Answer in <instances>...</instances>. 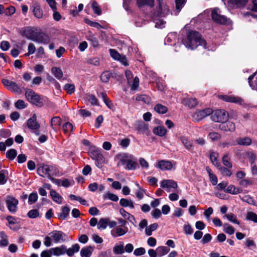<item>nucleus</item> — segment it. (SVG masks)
Instances as JSON below:
<instances>
[{
	"label": "nucleus",
	"instance_id": "603ef678",
	"mask_svg": "<svg viewBox=\"0 0 257 257\" xmlns=\"http://www.w3.org/2000/svg\"><path fill=\"white\" fill-rule=\"evenodd\" d=\"M247 157L250 163V164H255L257 162V157L253 152H249L247 154Z\"/></svg>",
	"mask_w": 257,
	"mask_h": 257
},
{
	"label": "nucleus",
	"instance_id": "de8ad7c7",
	"mask_svg": "<svg viewBox=\"0 0 257 257\" xmlns=\"http://www.w3.org/2000/svg\"><path fill=\"white\" fill-rule=\"evenodd\" d=\"M223 165L228 168H231L232 167L230 162V158L228 154L224 155L222 159Z\"/></svg>",
	"mask_w": 257,
	"mask_h": 257
},
{
	"label": "nucleus",
	"instance_id": "72a5a7b5",
	"mask_svg": "<svg viewBox=\"0 0 257 257\" xmlns=\"http://www.w3.org/2000/svg\"><path fill=\"white\" fill-rule=\"evenodd\" d=\"M120 205L123 207H128L130 208H134V202L131 200H128L125 198H122L119 201Z\"/></svg>",
	"mask_w": 257,
	"mask_h": 257
},
{
	"label": "nucleus",
	"instance_id": "338daca9",
	"mask_svg": "<svg viewBox=\"0 0 257 257\" xmlns=\"http://www.w3.org/2000/svg\"><path fill=\"white\" fill-rule=\"evenodd\" d=\"M219 171L222 175L227 176H231L232 175L231 171L227 168L220 167H218Z\"/></svg>",
	"mask_w": 257,
	"mask_h": 257
},
{
	"label": "nucleus",
	"instance_id": "7c9ffc66",
	"mask_svg": "<svg viewBox=\"0 0 257 257\" xmlns=\"http://www.w3.org/2000/svg\"><path fill=\"white\" fill-rule=\"evenodd\" d=\"M153 132L154 134L163 137L165 136L167 133V130L163 126H159L154 128Z\"/></svg>",
	"mask_w": 257,
	"mask_h": 257
},
{
	"label": "nucleus",
	"instance_id": "c03bdc74",
	"mask_svg": "<svg viewBox=\"0 0 257 257\" xmlns=\"http://www.w3.org/2000/svg\"><path fill=\"white\" fill-rule=\"evenodd\" d=\"M8 171L3 170L0 171V185H4L7 181Z\"/></svg>",
	"mask_w": 257,
	"mask_h": 257
},
{
	"label": "nucleus",
	"instance_id": "423d86ee",
	"mask_svg": "<svg viewBox=\"0 0 257 257\" xmlns=\"http://www.w3.org/2000/svg\"><path fill=\"white\" fill-rule=\"evenodd\" d=\"M25 97L28 101L38 107H42L44 105L43 99L32 89H28L26 90Z\"/></svg>",
	"mask_w": 257,
	"mask_h": 257
},
{
	"label": "nucleus",
	"instance_id": "6ab92c4d",
	"mask_svg": "<svg viewBox=\"0 0 257 257\" xmlns=\"http://www.w3.org/2000/svg\"><path fill=\"white\" fill-rule=\"evenodd\" d=\"M52 254L54 256H59L65 254L66 245H61L59 246L51 248Z\"/></svg>",
	"mask_w": 257,
	"mask_h": 257
},
{
	"label": "nucleus",
	"instance_id": "39448f33",
	"mask_svg": "<svg viewBox=\"0 0 257 257\" xmlns=\"http://www.w3.org/2000/svg\"><path fill=\"white\" fill-rule=\"evenodd\" d=\"M211 12V16L212 20L220 24H228L230 23V20L225 16L221 15L220 10L215 8L213 9L207 10L204 11V14H208Z\"/></svg>",
	"mask_w": 257,
	"mask_h": 257
},
{
	"label": "nucleus",
	"instance_id": "6e6d98bb",
	"mask_svg": "<svg viewBox=\"0 0 257 257\" xmlns=\"http://www.w3.org/2000/svg\"><path fill=\"white\" fill-rule=\"evenodd\" d=\"M224 217H225L229 221L232 223H234L237 224H239V222L237 220L236 216L232 213H228Z\"/></svg>",
	"mask_w": 257,
	"mask_h": 257
},
{
	"label": "nucleus",
	"instance_id": "9d476101",
	"mask_svg": "<svg viewBox=\"0 0 257 257\" xmlns=\"http://www.w3.org/2000/svg\"><path fill=\"white\" fill-rule=\"evenodd\" d=\"M6 203L9 211L12 213H15L18 210V199L12 196H7L6 200Z\"/></svg>",
	"mask_w": 257,
	"mask_h": 257
},
{
	"label": "nucleus",
	"instance_id": "3c124183",
	"mask_svg": "<svg viewBox=\"0 0 257 257\" xmlns=\"http://www.w3.org/2000/svg\"><path fill=\"white\" fill-rule=\"evenodd\" d=\"M154 109L156 112L161 114L165 113L168 110L167 107L160 104H157Z\"/></svg>",
	"mask_w": 257,
	"mask_h": 257
},
{
	"label": "nucleus",
	"instance_id": "aec40b11",
	"mask_svg": "<svg viewBox=\"0 0 257 257\" xmlns=\"http://www.w3.org/2000/svg\"><path fill=\"white\" fill-rule=\"evenodd\" d=\"M157 167L162 170H170L173 167V165L170 161L161 160L158 162Z\"/></svg>",
	"mask_w": 257,
	"mask_h": 257
},
{
	"label": "nucleus",
	"instance_id": "e433bc0d",
	"mask_svg": "<svg viewBox=\"0 0 257 257\" xmlns=\"http://www.w3.org/2000/svg\"><path fill=\"white\" fill-rule=\"evenodd\" d=\"M52 73L57 79H61L63 76V73L62 70L58 67H54L51 69Z\"/></svg>",
	"mask_w": 257,
	"mask_h": 257
},
{
	"label": "nucleus",
	"instance_id": "8fccbe9b",
	"mask_svg": "<svg viewBox=\"0 0 257 257\" xmlns=\"http://www.w3.org/2000/svg\"><path fill=\"white\" fill-rule=\"evenodd\" d=\"M177 38L176 33L173 32L168 34L165 40V44H170V43L175 40Z\"/></svg>",
	"mask_w": 257,
	"mask_h": 257
},
{
	"label": "nucleus",
	"instance_id": "bf43d9fd",
	"mask_svg": "<svg viewBox=\"0 0 257 257\" xmlns=\"http://www.w3.org/2000/svg\"><path fill=\"white\" fill-rule=\"evenodd\" d=\"M91 7L95 14L98 16L101 14V10L96 2L93 1L92 2Z\"/></svg>",
	"mask_w": 257,
	"mask_h": 257
},
{
	"label": "nucleus",
	"instance_id": "49530a36",
	"mask_svg": "<svg viewBox=\"0 0 257 257\" xmlns=\"http://www.w3.org/2000/svg\"><path fill=\"white\" fill-rule=\"evenodd\" d=\"M70 209L67 206H64L62 209V212L59 215V217L63 220L65 219L68 216Z\"/></svg>",
	"mask_w": 257,
	"mask_h": 257
},
{
	"label": "nucleus",
	"instance_id": "09e8293b",
	"mask_svg": "<svg viewBox=\"0 0 257 257\" xmlns=\"http://www.w3.org/2000/svg\"><path fill=\"white\" fill-rule=\"evenodd\" d=\"M158 224L156 223H153L146 227L145 232L147 235L150 236L152 234V232L155 231L158 227Z\"/></svg>",
	"mask_w": 257,
	"mask_h": 257
},
{
	"label": "nucleus",
	"instance_id": "f257e3e1",
	"mask_svg": "<svg viewBox=\"0 0 257 257\" xmlns=\"http://www.w3.org/2000/svg\"><path fill=\"white\" fill-rule=\"evenodd\" d=\"M182 43L186 48L192 50L195 49L199 45L203 46L204 49H208L206 46V42L201 38L200 34L195 31L189 32L186 40L182 41Z\"/></svg>",
	"mask_w": 257,
	"mask_h": 257
},
{
	"label": "nucleus",
	"instance_id": "69168bd1",
	"mask_svg": "<svg viewBox=\"0 0 257 257\" xmlns=\"http://www.w3.org/2000/svg\"><path fill=\"white\" fill-rule=\"evenodd\" d=\"M9 90L16 93H20L21 89L18 85L14 82H12L10 86L8 88Z\"/></svg>",
	"mask_w": 257,
	"mask_h": 257
},
{
	"label": "nucleus",
	"instance_id": "052dcab7",
	"mask_svg": "<svg viewBox=\"0 0 257 257\" xmlns=\"http://www.w3.org/2000/svg\"><path fill=\"white\" fill-rule=\"evenodd\" d=\"M0 235L2 237V239L0 240V246L4 247L7 246L8 244L7 236L4 233V232H1L0 233Z\"/></svg>",
	"mask_w": 257,
	"mask_h": 257
},
{
	"label": "nucleus",
	"instance_id": "393cba45",
	"mask_svg": "<svg viewBox=\"0 0 257 257\" xmlns=\"http://www.w3.org/2000/svg\"><path fill=\"white\" fill-rule=\"evenodd\" d=\"M80 249V246L78 243H76L71 246V247L67 248L66 246L65 253L69 256H72L75 253L78 252Z\"/></svg>",
	"mask_w": 257,
	"mask_h": 257
},
{
	"label": "nucleus",
	"instance_id": "b1692460",
	"mask_svg": "<svg viewBox=\"0 0 257 257\" xmlns=\"http://www.w3.org/2000/svg\"><path fill=\"white\" fill-rule=\"evenodd\" d=\"M248 81L250 87L257 91V71L248 77Z\"/></svg>",
	"mask_w": 257,
	"mask_h": 257
},
{
	"label": "nucleus",
	"instance_id": "58836bf2",
	"mask_svg": "<svg viewBox=\"0 0 257 257\" xmlns=\"http://www.w3.org/2000/svg\"><path fill=\"white\" fill-rule=\"evenodd\" d=\"M218 157V154L215 152H212L210 154V159L212 162V164L214 165L217 167H219L220 166V163L217 160V158Z\"/></svg>",
	"mask_w": 257,
	"mask_h": 257
},
{
	"label": "nucleus",
	"instance_id": "4c0bfd02",
	"mask_svg": "<svg viewBox=\"0 0 257 257\" xmlns=\"http://www.w3.org/2000/svg\"><path fill=\"white\" fill-rule=\"evenodd\" d=\"M180 140L182 143L187 150H191L193 149V146L191 142L186 137L184 136L181 137L180 138Z\"/></svg>",
	"mask_w": 257,
	"mask_h": 257
},
{
	"label": "nucleus",
	"instance_id": "13d9d810",
	"mask_svg": "<svg viewBox=\"0 0 257 257\" xmlns=\"http://www.w3.org/2000/svg\"><path fill=\"white\" fill-rule=\"evenodd\" d=\"M17 155V151L14 149H11L7 151L6 153L7 157L11 160H14Z\"/></svg>",
	"mask_w": 257,
	"mask_h": 257
},
{
	"label": "nucleus",
	"instance_id": "c9c22d12",
	"mask_svg": "<svg viewBox=\"0 0 257 257\" xmlns=\"http://www.w3.org/2000/svg\"><path fill=\"white\" fill-rule=\"evenodd\" d=\"M113 252L115 254H122L124 253L123 242L120 241L119 244L115 245L113 248Z\"/></svg>",
	"mask_w": 257,
	"mask_h": 257
},
{
	"label": "nucleus",
	"instance_id": "5fc2aeb1",
	"mask_svg": "<svg viewBox=\"0 0 257 257\" xmlns=\"http://www.w3.org/2000/svg\"><path fill=\"white\" fill-rule=\"evenodd\" d=\"M223 226V231L225 233H226L229 235L233 234L234 233L235 230H234V228L232 226H230L228 223L224 224Z\"/></svg>",
	"mask_w": 257,
	"mask_h": 257
},
{
	"label": "nucleus",
	"instance_id": "7ed1b4c3",
	"mask_svg": "<svg viewBox=\"0 0 257 257\" xmlns=\"http://www.w3.org/2000/svg\"><path fill=\"white\" fill-rule=\"evenodd\" d=\"M69 240V236L60 230H53L44 238V244L46 247L51 246L53 243L57 244Z\"/></svg>",
	"mask_w": 257,
	"mask_h": 257
},
{
	"label": "nucleus",
	"instance_id": "f03ea898",
	"mask_svg": "<svg viewBox=\"0 0 257 257\" xmlns=\"http://www.w3.org/2000/svg\"><path fill=\"white\" fill-rule=\"evenodd\" d=\"M115 158L118 160L117 166H122L125 170H134L138 166L137 159L131 154L125 153H120L118 154Z\"/></svg>",
	"mask_w": 257,
	"mask_h": 257
},
{
	"label": "nucleus",
	"instance_id": "9b49d317",
	"mask_svg": "<svg viewBox=\"0 0 257 257\" xmlns=\"http://www.w3.org/2000/svg\"><path fill=\"white\" fill-rule=\"evenodd\" d=\"M160 186L167 192H170L173 191V189H176L178 185L175 181L169 179L162 181L160 183Z\"/></svg>",
	"mask_w": 257,
	"mask_h": 257
},
{
	"label": "nucleus",
	"instance_id": "ddd939ff",
	"mask_svg": "<svg viewBox=\"0 0 257 257\" xmlns=\"http://www.w3.org/2000/svg\"><path fill=\"white\" fill-rule=\"evenodd\" d=\"M218 98L224 101L241 104L243 101L239 97L234 95H219Z\"/></svg>",
	"mask_w": 257,
	"mask_h": 257
},
{
	"label": "nucleus",
	"instance_id": "a211bd4d",
	"mask_svg": "<svg viewBox=\"0 0 257 257\" xmlns=\"http://www.w3.org/2000/svg\"><path fill=\"white\" fill-rule=\"evenodd\" d=\"M27 126L32 130H38L40 127V124L37 121V116L34 114L33 116L27 120Z\"/></svg>",
	"mask_w": 257,
	"mask_h": 257
},
{
	"label": "nucleus",
	"instance_id": "a18cd8bd",
	"mask_svg": "<svg viewBox=\"0 0 257 257\" xmlns=\"http://www.w3.org/2000/svg\"><path fill=\"white\" fill-rule=\"evenodd\" d=\"M136 100L139 101H142L145 103H149L151 101L150 97L145 94L138 95L136 98Z\"/></svg>",
	"mask_w": 257,
	"mask_h": 257
},
{
	"label": "nucleus",
	"instance_id": "cd10ccee",
	"mask_svg": "<svg viewBox=\"0 0 257 257\" xmlns=\"http://www.w3.org/2000/svg\"><path fill=\"white\" fill-rule=\"evenodd\" d=\"M225 192L233 195H236L241 192L242 189L236 187L233 185H229L226 189L224 190Z\"/></svg>",
	"mask_w": 257,
	"mask_h": 257
},
{
	"label": "nucleus",
	"instance_id": "412c9836",
	"mask_svg": "<svg viewBox=\"0 0 257 257\" xmlns=\"http://www.w3.org/2000/svg\"><path fill=\"white\" fill-rule=\"evenodd\" d=\"M128 231V228L126 227L122 228L120 226H117L115 230H112L111 234L113 237L120 236L124 235Z\"/></svg>",
	"mask_w": 257,
	"mask_h": 257
},
{
	"label": "nucleus",
	"instance_id": "774afa93",
	"mask_svg": "<svg viewBox=\"0 0 257 257\" xmlns=\"http://www.w3.org/2000/svg\"><path fill=\"white\" fill-rule=\"evenodd\" d=\"M246 218L248 220L253 221L254 222H257V214L252 212H248L246 215Z\"/></svg>",
	"mask_w": 257,
	"mask_h": 257
},
{
	"label": "nucleus",
	"instance_id": "c756f323",
	"mask_svg": "<svg viewBox=\"0 0 257 257\" xmlns=\"http://www.w3.org/2000/svg\"><path fill=\"white\" fill-rule=\"evenodd\" d=\"M50 193L53 200L54 202L59 204L62 203V197L56 191L54 190H51Z\"/></svg>",
	"mask_w": 257,
	"mask_h": 257
},
{
	"label": "nucleus",
	"instance_id": "0eeeda50",
	"mask_svg": "<svg viewBox=\"0 0 257 257\" xmlns=\"http://www.w3.org/2000/svg\"><path fill=\"white\" fill-rule=\"evenodd\" d=\"M37 172L40 176L43 177H47L50 178L53 176L56 175L58 170L55 166L46 165L38 167Z\"/></svg>",
	"mask_w": 257,
	"mask_h": 257
},
{
	"label": "nucleus",
	"instance_id": "2f4dec72",
	"mask_svg": "<svg viewBox=\"0 0 257 257\" xmlns=\"http://www.w3.org/2000/svg\"><path fill=\"white\" fill-rule=\"evenodd\" d=\"M156 249L158 257L167 254L170 251L169 247L166 246H159Z\"/></svg>",
	"mask_w": 257,
	"mask_h": 257
},
{
	"label": "nucleus",
	"instance_id": "20e7f679",
	"mask_svg": "<svg viewBox=\"0 0 257 257\" xmlns=\"http://www.w3.org/2000/svg\"><path fill=\"white\" fill-rule=\"evenodd\" d=\"M158 1L159 2V9L154 15V21L156 28L162 29L165 27L166 22L161 18L168 15L170 10L164 0Z\"/></svg>",
	"mask_w": 257,
	"mask_h": 257
},
{
	"label": "nucleus",
	"instance_id": "4468645a",
	"mask_svg": "<svg viewBox=\"0 0 257 257\" xmlns=\"http://www.w3.org/2000/svg\"><path fill=\"white\" fill-rule=\"evenodd\" d=\"M33 15L37 19H42L43 17V11L41 8L40 4L37 2L32 4L31 7Z\"/></svg>",
	"mask_w": 257,
	"mask_h": 257
},
{
	"label": "nucleus",
	"instance_id": "f704fd0d",
	"mask_svg": "<svg viewBox=\"0 0 257 257\" xmlns=\"http://www.w3.org/2000/svg\"><path fill=\"white\" fill-rule=\"evenodd\" d=\"M119 213L124 219H127L131 222H133L135 220V217L133 215L126 212L123 208L120 209Z\"/></svg>",
	"mask_w": 257,
	"mask_h": 257
},
{
	"label": "nucleus",
	"instance_id": "864d4df0",
	"mask_svg": "<svg viewBox=\"0 0 257 257\" xmlns=\"http://www.w3.org/2000/svg\"><path fill=\"white\" fill-rule=\"evenodd\" d=\"M6 219L9 222L10 228L13 230L17 229V227L13 226L16 223V218L10 215L8 216Z\"/></svg>",
	"mask_w": 257,
	"mask_h": 257
},
{
	"label": "nucleus",
	"instance_id": "79ce46f5",
	"mask_svg": "<svg viewBox=\"0 0 257 257\" xmlns=\"http://www.w3.org/2000/svg\"><path fill=\"white\" fill-rule=\"evenodd\" d=\"M109 219L108 218H101L97 224V228L99 229H104L108 225Z\"/></svg>",
	"mask_w": 257,
	"mask_h": 257
},
{
	"label": "nucleus",
	"instance_id": "a19ab883",
	"mask_svg": "<svg viewBox=\"0 0 257 257\" xmlns=\"http://www.w3.org/2000/svg\"><path fill=\"white\" fill-rule=\"evenodd\" d=\"M239 198L244 202L247 203L250 205H255V201L249 195H239Z\"/></svg>",
	"mask_w": 257,
	"mask_h": 257
},
{
	"label": "nucleus",
	"instance_id": "5701e85b",
	"mask_svg": "<svg viewBox=\"0 0 257 257\" xmlns=\"http://www.w3.org/2000/svg\"><path fill=\"white\" fill-rule=\"evenodd\" d=\"M61 123V119L59 116H54L51 120V126L56 132L59 128Z\"/></svg>",
	"mask_w": 257,
	"mask_h": 257
},
{
	"label": "nucleus",
	"instance_id": "1a4fd4ad",
	"mask_svg": "<svg viewBox=\"0 0 257 257\" xmlns=\"http://www.w3.org/2000/svg\"><path fill=\"white\" fill-rule=\"evenodd\" d=\"M125 77L127 83L130 85L131 90H136L139 86V79L138 77H134L132 72L130 70H126Z\"/></svg>",
	"mask_w": 257,
	"mask_h": 257
},
{
	"label": "nucleus",
	"instance_id": "c85d7f7f",
	"mask_svg": "<svg viewBox=\"0 0 257 257\" xmlns=\"http://www.w3.org/2000/svg\"><path fill=\"white\" fill-rule=\"evenodd\" d=\"M182 102L190 108L194 107L198 103V101L196 98H184Z\"/></svg>",
	"mask_w": 257,
	"mask_h": 257
},
{
	"label": "nucleus",
	"instance_id": "a878e982",
	"mask_svg": "<svg viewBox=\"0 0 257 257\" xmlns=\"http://www.w3.org/2000/svg\"><path fill=\"white\" fill-rule=\"evenodd\" d=\"M237 144L241 146H249L251 144V139L249 137H240L236 139Z\"/></svg>",
	"mask_w": 257,
	"mask_h": 257
},
{
	"label": "nucleus",
	"instance_id": "e2e57ef3",
	"mask_svg": "<svg viewBox=\"0 0 257 257\" xmlns=\"http://www.w3.org/2000/svg\"><path fill=\"white\" fill-rule=\"evenodd\" d=\"M111 77V74L109 72H104L100 75V79L102 82L106 83L108 82Z\"/></svg>",
	"mask_w": 257,
	"mask_h": 257
},
{
	"label": "nucleus",
	"instance_id": "4be33fe9",
	"mask_svg": "<svg viewBox=\"0 0 257 257\" xmlns=\"http://www.w3.org/2000/svg\"><path fill=\"white\" fill-rule=\"evenodd\" d=\"M94 251V247L87 246L83 247L80 250V256L81 257H90Z\"/></svg>",
	"mask_w": 257,
	"mask_h": 257
},
{
	"label": "nucleus",
	"instance_id": "f3484780",
	"mask_svg": "<svg viewBox=\"0 0 257 257\" xmlns=\"http://www.w3.org/2000/svg\"><path fill=\"white\" fill-rule=\"evenodd\" d=\"M219 128L224 132H233L235 130V126L234 123L225 121L219 124Z\"/></svg>",
	"mask_w": 257,
	"mask_h": 257
},
{
	"label": "nucleus",
	"instance_id": "ea45409f",
	"mask_svg": "<svg viewBox=\"0 0 257 257\" xmlns=\"http://www.w3.org/2000/svg\"><path fill=\"white\" fill-rule=\"evenodd\" d=\"M89 154L90 156V157H93V156H96L98 154H100L101 153V150L100 149H99L97 148L95 146H90V147L89 149Z\"/></svg>",
	"mask_w": 257,
	"mask_h": 257
},
{
	"label": "nucleus",
	"instance_id": "bb28decb",
	"mask_svg": "<svg viewBox=\"0 0 257 257\" xmlns=\"http://www.w3.org/2000/svg\"><path fill=\"white\" fill-rule=\"evenodd\" d=\"M136 129L141 133H147L148 132V125L143 121H139L135 124Z\"/></svg>",
	"mask_w": 257,
	"mask_h": 257
},
{
	"label": "nucleus",
	"instance_id": "f8f14e48",
	"mask_svg": "<svg viewBox=\"0 0 257 257\" xmlns=\"http://www.w3.org/2000/svg\"><path fill=\"white\" fill-rule=\"evenodd\" d=\"M212 113V109L209 108L203 110H197L193 115V118L198 121Z\"/></svg>",
	"mask_w": 257,
	"mask_h": 257
},
{
	"label": "nucleus",
	"instance_id": "680f3d73",
	"mask_svg": "<svg viewBox=\"0 0 257 257\" xmlns=\"http://www.w3.org/2000/svg\"><path fill=\"white\" fill-rule=\"evenodd\" d=\"M103 198L104 199L107 198L113 201H117L118 200V197L116 195L112 194L110 192H108L106 194H105L103 196Z\"/></svg>",
	"mask_w": 257,
	"mask_h": 257
},
{
	"label": "nucleus",
	"instance_id": "2eb2a0df",
	"mask_svg": "<svg viewBox=\"0 0 257 257\" xmlns=\"http://www.w3.org/2000/svg\"><path fill=\"white\" fill-rule=\"evenodd\" d=\"M37 32H35L31 27H26L22 30V34L27 39L34 41Z\"/></svg>",
	"mask_w": 257,
	"mask_h": 257
},
{
	"label": "nucleus",
	"instance_id": "0e129e2a",
	"mask_svg": "<svg viewBox=\"0 0 257 257\" xmlns=\"http://www.w3.org/2000/svg\"><path fill=\"white\" fill-rule=\"evenodd\" d=\"M183 231L184 233L186 235H191L193 232V229L189 223L184 224Z\"/></svg>",
	"mask_w": 257,
	"mask_h": 257
},
{
	"label": "nucleus",
	"instance_id": "37998d69",
	"mask_svg": "<svg viewBox=\"0 0 257 257\" xmlns=\"http://www.w3.org/2000/svg\"><path fill=\"white\" fill-rule=\"evenodd\" d=\"M175 2L176 9L177 10V12L175 14L177 15L185 5L186 0H175Z\"/></svg>",
	"mask_w": 257,
	"mask_h": 257
},
{
	"label": "nucleus",
	"instance_id": "473e14b6",
	"mask_svg": "<svg viewBox=\"0 0 257 257\" xmlns=\"http://www.w3.org/2000/svg\"><path fill=\"white\" fill-rule=\"evenodd\" d=\"M137 5L139 8L145 6H148L151 7L154 6V0H136Z\"/></svg>",
	"mask_w": 257,
	"mask_h": 257
},
{
	"label": "nucleus",
	"instance_id": "6e6552de",
	"mask_svg": "<svg viewBox=\"0 0 257 257\" xmlns=\"http://www.w3.org/2000/svg\"><path fill=\"white\" fill-rule=\"evenodd\" d=\"M211 114V119L212 121L221 123L227 121L229 116L228 112L223 109L212 111V113Z\"/></svg>",
	"mask_w": 257,
	"mask_h": 257
},
{
	"label": "nucleus",
	"instance_id": "4d7b16f0",
	"mask_svg": "<svg viewBox=\"0 0 257 257\" xmlns=\"http://www.w3.org/2000/svg\"><path fill=\"white\" fill-rule=\"evenodd\" d=\"M73 126L72 124L69 122L65 123L62 126V129L65 134H67L73 131Z\"/></svg>",
	"mask_w": 257,
	"mask_h": 257
},
{
	"label": "nucleus",
	"instance_id": "dca6fc26",
	"mask_svg": "<svg viewBox=\"0 0 257 257\" xmlns=\"http://www.w3.org/2000/svg\"><path fill=\"white\" fill-rule=\"evenodd\" d=\"M50 41V39L49 36L41 31L38 32L37 33L35 39L34 40V41L35 42L43 44H48Z\"/></svg>",
	"mask_w": 257,
	"mask_h": 257
}]
</instances>
